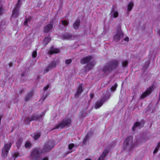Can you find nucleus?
Masks as SVG:
<instances>
[{
  "instance_id": "f257e3e1",
  "label": "nucleus",
  "mask_w": 160,
  "mask_h": 160,
  "mask_svg": "<svg viewBox=\"0 0 160 160\" xmlns=\"http://www.w3.org/2000/svg\"><path fill=\"white\" fill-rule=\"evenodd\" d=\"M136 144L132 142V138L131 136L127 137L125 140L123 145V148L124 150H131L134 148Z\"/></svg>"
},
{
  "instance_id": "f03ea898",
  "label": "nucleus",
  "mask_w": 160,
  "mask_h": 160,
  "mask_svg": "<svg viewBox=\"0 0 160 160\" xmlns=\"http://www.w3.org/2000/svg\"><path fill=\"white\" fill-rule=\"evenodd\" d=\"M11 145L12 144L10 142L5 144L2 150V155L4 157L7 156Z\"/></svg>"
},
{
  "instance_id": "7ed1b4c3",
  "label": "nucleus",
  "mask_w": 160,
  "mask_h": 160,
  "mask_svg": "<svg viewBox=\"0 0 160 160\" xmlns=\"http://www.w3.org/2000/svg\"><path fill=\"white\" fill-rule=\"evenodd\" d=\"M71 123V121L70 118H66L59 123L56 128H62L66 126H69L70 125Z\"/></svg>"
},
{
  "instance_id": "20e7f679",
  "label": "nucleus",
  "mask_w": 160,
  "mask_h": 160,
  "mask_svg": "<svg viewBox=\"0 0 160 160\" xmlns=\"http://www.w3.org/2000/svg\"><path fill=\"white\" fill-rule=\"evenodd\" d=\"M123 36V32L121 28H119L115 32L113 36V40L116 42L118 41Z\"/></svg>"
},
{
  "instance_id": "39448f33",
  "label": "nucleus",
  "mask_w": 160,
  "mask_h": 160,
  "mask_svg": "<svg viewBox=\"0 0 160 160\" xmlns=\"http://www.w3.org/2000/svg\"><path fill=\"white\" fill-rule=\"evenodd\" d=\"M44 115V113H42L39 116H38L37 115H34L28 118L25 121V123L26 124H28V123H29L31 121L40 120L41 118H42V117Z\"/></svg>"
},
{
  "instance_id": "423d86ee",
  "label": "nucleus",
  "mask_w": 160,
  "mask_h": 160,
  "mask_svg": "<svg viewBox=\"0 0 160 160\" xmlns=\"http://www.w3.org/2000/svg\"><path fill=\"white\" fill-rule=\"evenodd\" d=\"M154 89V86L152 85L147 88L146 91L143 92L141 96V98H143L149 95Z\"/></svg>"
},
{
  "instance_id": "0eeeda50",
  "label": "nucleus",
  "mask_w": 160,
  "mask_h": 160,
  "mask_svg": "<svg viewBox=\"0 0 160 160\" xmlns=\"http://www.w3.org/2000/svg\"><path fill=\"white\" fill-rule=\"evenodd\" d=\"M39 156V150L38 149H35L32 152L31 157L32 160H37Z\"/></svg>"
},
{
  "instance_id": "6e6552de",
  "label": "nucleus",
  "mask_w": 160,
  "mask_h": 160,
  "mask_svg": "<svg viewBox=\"0 0 160 160\" xmlns=\"http://www.w3.org/2000/svg\"><path fill=\"white\" fill-rule=\"evenodd\" d=\"M108 98H104L102 99L100 101L97 102H96V105L95 106V108L96 109H97L100 108L104 102L108 99Z\"/></svg>"
},
{
  "instance_id": "1a4fd4ad",
  "label": "nucleus",
  "mask_w": 160,
  "mask_h": 160,
  "mask_svg": "<svg viewBox=\"0 0 160 160\" xmlns=\"http://www.w3.org/2000/svg\"><path fill=\"white\" fill-rule=\"evenodd\" d=\"M56 65V64L55 62H52L48 67L45 68L44 71V73H46L49 70H51L52 68L55 67Z\"/></svg>"
},
{
  "instance_id": "9d476101",
  "label": "nucleus",
  "mask_w": 160,
  "mask_h": 160,
  "mask_svg": "<svg viewBox=\"0 0 160 160\" xmlns=\"http://www.w3.org/2000/svg\"><path fill=\"white\" fill-rule=\"evenodd\" d=\"M82 84H80L76 92L75 95V97L77 98L82 93Z\"/></svg>"
},
{
  "instance_id": "9b49d317",
  "label": "nucleus",
  "mask_w": 160,
  "mask_h": 160,
  "mask_svg": "<svg viewBox=\"0 0 160 160\" xmlns=\"http://www.w3.org/2000/svg\"><path fill=\"white\" fill-rule=\"evenodd\" d=\"M53 27V25L51 23H48L44 27V32L47 33L50 31L52 29Z\"/></svg>"
},
{
  "instance_id": "f8f14e48",
  "label": "nucleus",
  "mask_w": 160,
  "mask_h": 160,
  "mask_svg": "<svg viewBox=\"0 0 160 160\" xmlns=\"http://www.w3.org/2000/svg\"><path fill=\"white\" fill-rule=\"evenodd\" d=\"M112 17L114 18L118 17V11L114 8H112L110 13Z\"/></svg>"
},
{
  "instance_id": "ddd939ff",
  "label": "nucleus",
  "mask_w": 160,
  "mask_h": 160,
  "mask_svg": "<svg viewBox=\"0 0 160 160\" xmlns=\"http://www.w3.org/2000/svg\"><path fill=\"white\" fill-rule=\"evenodd\" d=\"M144 123H143L136 122L134 123L132 128L133 131L135 130L136 128H140L142 126Z\"/></svg>"
},
{
  "instance_id": "4468645a",
  "label": "nucleus",
  "mask_w": 160,
  "mask_h": 160,
  "mask_svg": "<svg viewBox=\"0 0 160 160\" xmlns=\"http://www.w3.org/2000/svg\"><path fill=\"white\" fill-rule=\"evenodd\" d=\"M95 64L93 63L90 62L88 63L85 68L86 71H88L90 70L94 65Z\"/></svg>"
},
{
  "instance_id": "2eb2a0df",
  "label": "nucleus",
  "mask_w": 160,
  "mask_h": 160,
  "mask_svg": "<svg viewBox=\"0 0 160 160\" xmlns=\"http://www.w3.org/2000/svg\"><path fill=\"white\" fill-rule=\"evenodd\" d=\"M91 57L90 56L86 57L82 59L81 61V62L83 64H84L90 61Z\"/></svg>"
},
{
  "instance_id": "dca6fc26",
  "label": "nucleus",
  "mask_w": 160,
  "mask_h": 160,
  "mask_svg": "<svg viewBox=\"0 0 160 160\" xmlns=\"http://www.w3.org/2000/svg\"><path fill=\"white\" fill-rule=\"evenodd\" d=\"M60 51L59 49L53 48L49 52V53L50 54H56L58 53Z\"/></svg>"
},
{
  "instance_id": "f3484780",
  "label": "nucleus",
  "mask_w": 160,
  "mask_h": 160,
  "mask_svg": "<svg viewBox=\"0 0 160 160\" xmlns=\"http://www.w3.org/2000/svg\"><path fill=\"white\" fill-rule=\"evenodd\" d=\"M72 35L70 34L66 33L61 37V38L62 39H69L72 38Z\"/></svg>"
},
{
  "instance_id": "a211bd4d",
  "label": "nucleus",
  "mask_w": 160,
  "mask_h": 160,
  "mask_svg": "<svg viewBox=\"0 0 160 160\" xmlns=\"http://www.w3.org/2000/svg\"><path fill=\"white\" fill-rule=\"evenodd\" d=\"M112 69V66L111 65H108L104 67L103 69V71L104 72H107L110 71Z\"/></svg>"
},
{
  "instance_id": "6ab92c4d",
  "label": "nucleus",
  "mask_w": 160,
  "mask_h": 160,
  "mask_svg": "<svg viewBox=\"0 0 160 160\" xmlns=\"http://www.w3.org/2000/svg\"><path fill=\"white\" fill-rule=\"evenodd\" d=\"M19 14L18 10L17 8H15L13 11L12 14V17L14 18H16L18 16Z\"/></svg>"
},
{
  "instance_id": "aec40b11",
  "label": "nucleus",
  "mask_w": 160,
  "mask_h": 160,
  "mask_svg": "<svg viewBox=\"0 0 160 160\" xmlns=\"http://www.w3.org/2000/svg\"><path fill=\"white\" fill-rule=\"evenodd\" d=\"M32 22V18L31 17H29L28 18H26V20L24 23V25L25 26H27L28 23H31Z\"/></svg>"
},
{
  "instance_id": "412c9836",
  "label": "nucleus",
  "mask_w": 160,
  "mask_h": 160,
  "mask_svg": "<svg viewBox=\"0 0 160 160\" xmlns=\"http://www.w3.org/2000/svg\"><path fill=\"white\" fill-rule=\"evenodd\" d=\"M108 151L107 150H105L103 152L102 155L97 160H103L104 158L107 155L108 153Z\"/></svg>"
},
{
  "instance_id": "4be33fe9",
  "label": "nucleus",
  "mask_w": 160,
  "mask_h": 160,
  "mask_svg": "<svg viewBox=\"0 0 160 160\" xmlns=\"http://www.w3.org/2000/svg\"><path fill=\"white\" fill-rule=\"evenodd\" d=\"M134 5L133 3L132 2H130L128 5L127 10L128 11H130Z\"/></svg>"
},
{
  "instance_id": "5701e85b",
  "label": "nucleus",
  "mask_w": 160,
  "mask_h": 160,
  "mask_svg": "<svg viewBox=\"0 0 160 160\" xmlns=\"http://www.w3.org/2000/svg\"><path fill=\"white\" fill-rule=\"evenodd\" d=\"M53 147V146L52 145L51 146H50L49 145H47L44 147V148L42 152H45L48 150H50Z\"/></svg>"
},
{
  "instance_id": "b1692460",
  "label": "nucleus",
  "mask_w": 160,
  "mask_h": 160,
  "mask_svg": "<svg viewBox=\"0 0 160 160\" xmlns=\"http://www.w3.org/2000/svg\"><path fill=\"white\" fill-rule=\"evenodd\" d=\"M51 40L50 38L48 37L45 38L43 40V44L46 45Z\"/></svg>"
},
{
  "instance_id": "393cba45",
  "label": "nucleus",
  "mask_w": 160,
  "mask_h": 160,
  "mask_svg": "<svg viewBox=\"0 0 160 160\" xmlns=\"http://www.w3.org/2000/svg\"><path fill=\"white\" fill-rule=\"evenodd\" d=\"M80 24V21L79 20H76L74 23L73 27L75 29L78 28V26Z\"/></svg>"
},
{
  "instance_id": "a878e982",
  "label": "nucleus",
  "mask_w": 160,
  "mask_h": 160,
  "mask_svg": "<svg viewBox=\"0 0 160 160\" xmlns=\"http://www.w3.org/2000/svg\"><path fill=\"white\" fill-rule=\"evenodd\" d=\"M40 133L39 132H38L35 134L33 136V137L35 140H36L40 137Z\"/></svg>"
},
{
  "instance_id": "bb28decb",
  "label": "nucleus",
  "mask_w": 160,
  "mask_h": 160,
  "mask_svg": "<svg viewBox=\"0 0 160 160\" xmlns=\"http://www.w3.org/2000/svg\"><path fill=\"white\" fill-rule=\"evenodd\" d=\"M31 146V144L30 142H27L25 144V147L27 148H30Z\"/></svg>"
},
{
  "instance_id": "cd10ccee",
  "label": "nucleus",
  "mask_w": 160,
  "mask_h": 160,
  "mask_svg": "<svg viewBox=\"0 0 160 160\" xmlns=\"http://www.w3.org/2000/svg\"><path fill=\"white\" fill-rule=\"evenodd\" d=\"M128 62L127 61H124L122 62V66L123 67L128 66Z\"/></svg>"
},
{
  "instance_id": "c85d7f7f",
  "label": "nucleus",
  "mask_w": 160,
  "mask_h": 160,
  "mask_svg": "<svg viewBox=\"0 0 160 160\" xmlns=\"http://www.w3.org/2000/svg\"><path fill=\"white\" fill-rule=\"evenodd\" d=\"M22 142V140L21 139L18 140V141L17 142H16V144H17V147L18 148L19 147V146L21 144Z\"/></svg>"
},
{
  "instance_id": "c756f323",
  "label": "nucleus",
  "mask_w": 160,
  "mask_h": 160,
  "mask_svg": "<svg viewBox=\"0 0 160 160\" xmlns=\"http://www.w3.org/2000/svg\"><path fill=\"white\" fill-rule=\"evenodd\" d=\"M61 22L62 24L64 26H66L68 24V22L66 20H62Z\"/></svg>"
},
{
  "instance_id": "7c9ffc66",
  "label": "nucleus",
  "mask_w": 160,
  "mask_h": 160,
  "mask_svg": "<svg viewBox=\"0 0 160 160\" xmlns=\"http://www.w3.org/2000/svg\"><path fill=\"white\" fill-rule=\"evenodd\" d=\"M117 87V85L116 84H115L111 88V90L112 91H115Z\"/></svg>"
},
{
  "instance_id": "2f4dec72",
  "label": "nucleus",
  "mask_w": 160,
  "mask_h": 160,
  "mask_svg": "<svg viewBox=\"0 0 160 160\" xmlns=\"http://www.w3.org/2000/svg\"><path fill=\"white\" fill-rule=\"evenodd\" d=\"M13 156L16 158L20 156L18 152H14L13 155Z\"/></svg>"
},
{
  "instance_id": "473e14b6",
  "label": "nucleus",
  "mask_w": 160,
  "mask_h": 160,
  "mask_svg": "<svg viewBox=\"0 0 160 160\" xmlns=\"http://www.w3.org/2000/svg\"><path fill=\"white\" fill-rule=\"evenodd\" d=\"M37 53L36 51H34L32 53V57L33 58H36L37 56Z\"/></svg>"
},
{
  "instance_id": "72a5a7b5",
  "label": "nucleus",
  "mask_w": 160,
  "mask_h": 160,
  "mask_svg": "<svg viewBox=\"0 0 160 160\" xmlns=\"http://www.w3.org/2000/svg\"><path fill=\"white\" fill-rule=\"evenodd\" d=\"M74 146V145L73 144H70L68 145V149L69 150H71L72 148Z\"/></svg>"
},
{
  "instance_id": "f704fd0d",
  "label": "nucleus",
  "mask_w": 160,
  "mask_h": 160,
  "mask_svg": "<svg viewBox=\"0 0 160 160\" xmlns=\"http://www.w3.org/2000/svg\"><path fill=\"white\" fill-rule=\"evenodd\" d=\"M71 62V60L70 59H68L65 61V63L66 64H68Z\"/></svg>"
},
{
  "instance_id": "c9c22d12",
  "label": "nucleus",
  "mask_w": 160,
  "mask_h": 160,
  "mask_svg": "<svg viewBox=\"0 0 160 160\" xmlns=\"http://www.w3.org/2000/svg\"><path fill=\"white\" fill-rule=\"evenodd\" d=\"M88 139V135H87L84 138L83 142L84 143H85V142Z\"/></svg>"
},
{
  "instance_id": "e433bc0d",
  "label": "nucleus",
  "mask_w": 160,
  "mask_h": 160,
  "mask_svg": "<svg viewBox=\"0 0 160 160\" xmlns=\"http://www.w3.org/2000/svg\"><path fill=\"white\" fill-rule=\"evenodd\" d=\"M158 146H159V145L158 144V147L155 149V150L153 151V153L154 154V153H156L158 151V148H159Z\"/></svg>"
},
{
  "instance_id": "4c0bfd02",
  "label": "nucleus",
  "mask_w": 160,
  "mask_h": 160,
  "mask_svg": "<svg viewBox=\"0 0 160 160\" xmlns=\"http://www.w3.org/2000/svg\"><path fill=\"white\" fill-rule=\"evenodd\" d=\"M49 86L48 85H47L46 86H45V87L43 88V90L44 91H46L49 88Z\"/></svg>"
},
{
  "instance_id": "58836bf2",
  "label": "nucleus",
  "mask_w": 160,
  "mask_h": 160,
  "mask_svg": "<svg viewBox=\"0 0 160 160\" xmlns=\"http://www.w3.org/2000/svg\"><path fill=\"white\" fill-rule=\"evenodd\" d=\"M32 96V94H30V95H29L28 96H28H27L26 97V100L30 98V97H31Z\"/></svg>"
},
{
  "instance_id": "ea45409f",
  "label": "nucleus",
  "mask_w": 160,
  "mask_h": 160,
  "mask_svg": "<svg viewBox=\"0 0 160 160\" xmlns=\"http://www.w3.org/2000/svg\"><path fill=\"white\" fill-rule=\"evenodd\" d=\"M3 12V10L2 7L0 8V15Z\"/></svg>"
},
{
  "instance_id": "a19ab883",
  "label": "nucleus",
  "mask_w": 160,
  "mask_h": 160,
  "mask_svg": "<svg viewBox=\"0 0 160 160\" xmlns=\"http://www.w3.org/2000/svg\"><path fill=\"white\" fill-rule=\"evenodd\" d=\"M124 41H128L129 40V38L128 37H126L124 39Z\"/></svg>"
},
{
  "instance_id": "79ce46f5",
  "label": "nucleus",
  "mask_w": 160,
  "mask_h": 160,
  "mask_svg": "<svg viewBox=\"0 0 160 160\" xmlns=\"http://www.w3.org/2000/svg\"><path fill=\"white\" fill-rule=\"evenodd\" d=\"M42 160H48V159L47 157H45L42 158Z\"/></svg>"
},
{
  "instance_id": "37998d69",
  "label": "nucleus",
  "mask_w": 160,
  "mask_h": 160,
  "mask_svg": "<svg viewBox=\"0 0 160 160\" xmlns=\"http://www.w3.org/2000/svg\"><path fill=\"white\" fill-rule=\"evenodd\" d=\"M90 96L91 98H92L93 97V93H91L90 94Z\"/></svg>"
},
{
  "instance_id": "c03bdc74",
  "label": "nucleus",
  "mask_w": 160,
  "mask_h": 160,
  "mask_svg": "<svg viewBox=\"0 0 160 160\" xmlns=\"http://www.w3.org/2000/svg\"><path fill=\"white\" fill-rule=\"evenodd\" d=\"M19 4H20V2H19V1H18V2L17 3V6L19 5Z\"/></svg>"
},
{
  "instance_id": "a18cd8bd",
  "label": "nucleus",
  "mask_w": 160,
  "mask_h": 160,
  "mask_svg": "<svg viewBox=\"0 0 160 160\" xmlns=\"http://www.w3.org/2000/svg\"><path fill=\"white\" fill-rule=\"evenodd\" d=\"M85 160H91V159H89V158H87V159H86Z\"/></svg>"
}]
</instances>
